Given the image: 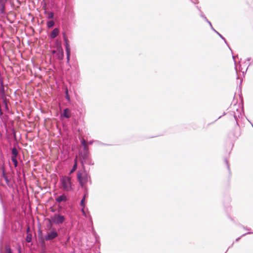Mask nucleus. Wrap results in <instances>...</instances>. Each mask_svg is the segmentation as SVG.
<instances>
[{
  "instance_id": "1",
  "label": "nucleus",
  "mask_w": 253,
  "mask_h": 253,
  "mask_svg": "<svg viewBox=\"0 0 253 253\" xmlns=\"http://www.w3.org/2000/svg\"><path fill=\"white\" fill-rule=\"evenodd\" d=\"M60 188L64 191L70 192L74 190V185L71 177L69 176H62L60 178Z\"/></svg>"
},
{
  "instance_id": "2",
  "label": "nucleus",
  "mask_w": 253,
  "mask_h": 253,
  "mask_svg": "<svg viewBox=\"0 0 253 253\" xmlns=\"http://www.w3.org/2000/svg\"><path fill=\"white\" fill-rule=\"evenodd\" d=\"M77 178L80 186L87 190L86 184L89 181H91L90 177L84 170H79L77 173Z\"/></svg>"
},
{
  "instance_id": "3",
  "label": "nucleus",
  "mask_w": 253,
  "mask_h": 253,
  "mask_svg": "<svg viewBox=\"0 0 253 253\" xmlns=\"http://www.w3.org/2000/svg\"><path fill=\"white\" fill-rule=\"evenodd\" d=\"M58 236V233L55 228H52L51 230L47 231L46 235L45 236L44 238L41 237V240L43 243L44 240L50 241L56 238Z\"/></svg>"
},
{
  "instance_id": "4",
  "label": "nucleus",
  "mask_w": 253,
  "mask_h": 253,
  "mask_svg": "<svg viewBox=\"0 0 253 253\" xmlns=\"http://www.w3.org/2000/svg\"><path fill=\"white\" fill-rule=\"evenodd\" d=\"M64 220V217L59 214H55L53 217H51V220L52 222L57 224L62 223Z\"/></svg>"
},
{
  "instance_id": "5",
  "label": "nucleus",
  "mask_w": 253,
  "mask_h": 253,
  "mask_svg": "<svg viewBox=\"0 0 253 253\" xmlns=\"http://www.w3.org/2000/svg\"><path fill=\"white\" fill-rule=\"evenodd\" d=\"M57 51H58V53H57L58 58L59 60L63 59V57H64V53H63V49L62 48V47H61L60 44H59L57 46Z\"/></svg>"
},
{
  "instance_id": "6",
  "label": "nucleus",
  "mask_w": 253,
  "mask_h": 253,
  "mask_svg": "<svg viewBox=\"0 0 253 253\" xmlns=\"http://www.w3.org/2000/svg\"><path fill=\"white\" fill-rule=\"evenodd\" d=\"M55 200L57 202L61 203L62 202H66L67 200V198L65 194H62L61 196L56 198Z\"/></svg>"
},
{
  "instance_id": "7",
  "label": "nucleus",
  "mask_w": 253,
  "mask_h": 253,
  "mask_svg": "<svg viewBox=\"0 0 253 253\" xmlns=\"http://www.w3.org/2000/svg\"><path fill=\"white\" fill-rule=\"evenodd\" d=\"M87 152L84 150V148H83V150L81 151L80 152V157L82 158H86L88 157L89 151L88 149V147H87Z\"/></svg>"
},
{
  "instance_id": "8",
  "label": "nucleus",
  "mask_w": 253,
  "mask_h": 253,
  "mask_svg": "<svg viewBox=\"0 0 253 253\" xmlns=\"http://www.w3.org/2000/svg\"><path fill=\"white\" fill-rule=\"evenodd\" d=\"M59 31L57 28H55L50 34V38L52 39L55 38L59 34Z\"/></svg>"
},
{
  "instance_id": "9",
  "label": "nucleus",
  "mask_w": 253,
  "mask_h": 253,
  "mask_svg": "<svg viewBox=\"0 0 253 253\" xmlns=\"http://www.w3.org/2000/svg\"><path fill=\"white\" fill-rule=\"evenodd\" d=\"M47 220H48V222L47 223V224H46V229L47 230V231H48V230H51V229L53 228L52 227V221L51 220V219H48Z\"/></svg>"
},
{
  "instance_id": "10",
  "label": "nucleus",
  "mask_w": 253,
  "mask_h": 253,
  "mask_svg": "<svg viewBox=\"0 0 253 253\" xmlns=\"http://www.w3.org/2000/svg\"><path fill=\"white\" fill-rule=\"evenodd\" d=\"M63 116L66 118L70 117V112L68 109L67 108L64 110Z\"/></svg>"
},
{
  "instance_id": "11",
  "label": "nucleus",
  "mask_w": 253,
  "mask_h": 253,
  "mask_svg": "<svg viewBox=\"0 0 253 253\" xmlns=\"http://www.w3.org/2000/svg\"><path fill=\"white\" fill-rule=\"evenodd\" d=\"M12 158H16L18 155V151L16 148H12L11 150Z\"/></svg>"
},
{
  "instance_id": "12",
  "label": "nucleus",
  "mask_w": 253,
  "mask_h": 253,
  "mask_svg": "<svg viewBox=\"0 0 253 253\" xmlns=\"http://www.w3.org/2000/svg\"><path fill=\"white\" fill-rule=\"evenodd\" d=\"M77 168V159H76L75 164L73 166L72 169L70 170L69 174H71V173L74 172L76 170Z\"/></svg>"
},
{
  "instance_id": "13",
  "label": "nucleus",
  "mask_w": 253,
  "mask_h": 253,
  "mask_svg": "<svg viewBox=\"0 0 253 253\" xmlns=\"http://www.w3.org/2000/svg\"><path fill=\"white\" fill-rule=\"evenodd\" d=\"M82 144L83 145V148H84V150H85L86 151V152H87V144H86V142H85V140L84 139H83L82 140Z\"/></svg>"
},
{
  "instance_id": "14",
  "label": "nucleus",
  "mask_w": 253,
  "mask_h": 253,
  "mask_svg": "<svg viewBox=\"0 0 253 253\" xmlns=\"http://www.w3.org/2000/svg\"><path fill=\"white\" fill-rule=\"evenodd\" d=\"M63 38H64V42L66 43V48H67V49H68V46H69V41H68L67 38L66 37L65 33H64Z\"/></svg>"
},
{
  "instance_id": "15",
  "label": "nucleus",
  "mask_w": 253,
  "mask_h": 253,
  "mask_svg": "<svg viewBox=\"0 0 253 253\" xmlns=\"http://www.w3.org/2000/svg\"><path fill=\"white\" fill-rule=\"evenodd\" d=\"M26 240L27 242H28V243L31 242V241L32 240V235H31V234L28 233V234L27 235V237H26Z\"/></svg>"
},
{
  "instance_id": "16",
  "label": "nucleus",
  "mask_w": 253,
  "mask_h": 253,
  "mask_svg": "<svg viewBox=\"0 0 253 253\" xmlns=\"http://www.w3.org/2000/svg\"><path fill=\"white\" fill-rule=\"evenodd\" d=\"M86 194H84L83 198L81 200V205L82 207H84V205H85V197H86Z\"/></svg>"
},
{
  "instance_id": "17",
  "label": "nucleus",
  "mask_w": 253,
  "mask_h": 253,
  "mask_svg": "<svg viewBox=\"0 0 253 253\" xmlns=\"http://www.w3.org/2000/svg\"><path fill=\"white\" fill-rule=\"evenodd\" d=\"M54 22L52 20H51V21L48 22L47 23V26L48 28H51V27H53L54 26Z\"/></svg>"
},
{
  "instance_id": "18",
  "label": "nucleus",
  "mask_w": 253,
  "mask_h": 253,
  "mask_svg": "<svg viewBox=\"0 0 253 253\" xmlns=\"http://www.w3.org/2000/svg\"><path fill=\"white\" fill-rule=\"evenodd\" d=\"M54 14L53 12H49L47 15V17L48 19H51L53 17Z\"/></svg>"
},
{
  "instance_id": "19",
  "label": "nucleus",
  "mask_w": 253,
  "mask_h": 253,
  "mask_svg": "<svg viewBox=\"0 0 253 253\" xmlns=\"http://www.w3.org/2000/svg\"><path fill=\"white\" fill-rule=\"evenodd\" d=\"M12 162L13 163V164L14 165V167H16L17 166L18 162L17 159H11Z\"/></svg>"
},
{
  "instance_id": "20",
  "label": "nucleus",
  "mask_w": 253,
  "mask_h": 253,
  "mask_svg": "<svg viewBox=\"0 0 253 253\" xmlns=\"http://www.w3.org/2000/svg\"><path fill=\"white\" fill-rule=\"evenodd\" d=\"M67 52V58L69 60V46H68V49L66 48Z\"/></svg>"
},
{
  "instance_id": "21",
  "label": "nucleus",
  "mask_w": 253,
  "mask_h": 253,
  "mask_svg": "<svg viewBox=\"0 0 253 253\" xmlns=\"http://www.w3.org/2000/svg\"><path fill=\"white\" fill-rule=\"evenodd\" d=\"M6 253H12L10 248L6 249Z\"/></svg>"
},
{
  "instance_id": "22",
  "label": "nucleus",
  "mask_w": 253,
  "mask_h": 253,
  "mask_svg": "<svg viewBox=\"0 0 253 253\" xmlns=\"http://www.w3.org/2000/svg\"><path fill=\"white\" fill-rule=\"evenodd\" d=\"M66 98L69 100H70V97H69V94H68V91L67 90L66 91Z\"/></svg>"
},
{
  "instance_id": "23",
  "label": "nucleus",
  "mask_w": 253,
  "mask_h": 253,
  "mask_svg": "<svg viewBox=\"0 0 253 253\" xmlns=\"http://www.w3.org/2000/svg\"><path fill=\"white\" fill-rule=\"evenodd\" d=\"M29 231H30V228L28 227V228L27 229V234L29 233Z\"/></svg>"
},
{
  "instance_id": "24",
  "label": "nucleus",
  "mask_w": 253,
  "mask_h": 253,
  "mask_svg": "<svg viewBox=\"0 0 253 253\" xmlns=\"http://www.w3.org/2000/svg\"><path fill=\"white\" fill-rule=\"evenodd\" d=\"M56 51L55 50H52V53L54 54H55L56 53Z\"/></svg>"
},
{
  "instance_id": "25",
  "label": "nucleus",
  "mask_w": 253,
  "mask_h": 253,
  "mask_svg": "<svg viewBox=\"0 0 253 253\" xmlns=\"http://www.w3.org/2000/svg\"><path fill=\"white\" fill-rule=\"evenodd\" d=\"M39 235H42V232L41 231H40V232L39 233Z\"/></svg>"
}]
</instances>
